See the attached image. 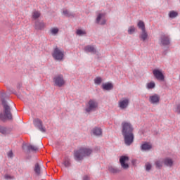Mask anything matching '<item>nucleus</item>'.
Wrapping results in <instances>:
<instances>
[{
    "mask_svg": "<svg viewBox=\"0 0 180 180\" xmlns=\"http://www.w3.org/2000/svg\"><path fill=\"white\" fill-rule=\"evenodd\" d=\"M53 82L54 85L56 86H59V88H61L64 84H65V82H64V77H63V75H59L58 76H56L53 78Z\"/></svg>",
    "mask_w": 180,
    "mask_h": 180,
    "instance_id": "8",
    "label": "nucleus"
},
{
    "mask_svg": "<svg viewBox=\"0 0 180 180\" xmlns=\"http://www.w3.org/2000/svg\"><path fill=\"white\" fill-rule=\"evenodd\" d=\"M146 88L148 89H154V88H155V83L154 82H150L148 83Z\"/></svg>",
    "mask_w": 180,
    "mask_h": 180,
    "instance_id": "30",
    "label": "nucleus"
},
{
    "mask_svg": "<svg viewBox=\"0 0 180 180\" xmlns=\"http://www.w3.org/2000/svg\"><path fill=\"white\" fill-rule=\"evenodd\" d=\"M108 171H110V172H112V174H117L120 172V170L119 169L115 168L113 167H109Z\"/></svg>",
    "mask_w": 180,
    "mask_h": 180,
    "instance_id": "29",
    "label": "nucleus"
},
{
    "mask_svg": "<svg viewBox=\"0 0 180 180\" xmlns=\"http://www.w3.org/2000/svg\"><path fill=\"white\" fill-rule=\"evenodd\" d=\"M84 51H86V53H91V54H97V56H99V52L96 51V49H95L94 46H86L84 47Z\"/></svg>",
    "mask_w": 180,
    "mask_h": 180,
    "instance_id": "14",
    "label": "nucleus"
},
{
    "mask_svg": "<svg viewBox=\"0 0 180 180\" xmlns=\"http://www.w3.org/2000/svg\"><path fill=\"white\" fill-rule=\"evenodd\" d=\"M8 158H13V152L12 150H10L8 153H7Z\"/></svg>",
    "mask_w": 180,
    "mask_h": 180,
    "instance_id": "37",
    "label": "nucleus"
},
{
    "mask_svg": "<svg viewBox=\"0 0 180 180\" xmlns=\"http://www.w3.org/2000/svg\"><path fill=\"white\" fill-rule=\"evenodd\" d=\"M58 32H59V30L57 27H53L51 30V34H57Z\"/></svg>",
    "mask_w": 180,
    "mask_h": 180,
    "instance_id": "36",
    "label": "nucleus"
},
{
    "mask_svg": "<svg viewBox=\"0 0 180 180\" xmlns=\"http://www.w3.org/2000/svg\"><path fill=\"white\" fill-rule=\"evenodd\" d=\"M76 33L77 36H82L84 34H86V32L82 30H77Z\"/></svg>",
    "mask_w": 180,
    "mask_h": 180,
    "instance_id": "35",
    "label": "nucleus"
},
{
    "mask_svg": "<svg viewBox=\"0 0 180 180\" xmlns=\"http://www.w3.org/2000/svg\"><path fill=\"white\" fill-rule=\"evenodd\" d=\"M160 41L161 46H169V44H171V38H169L168 34L162 33L160 34Z\"/></svg>",
    "mask_w": 180,
    "mask_h": 180,
    "instance_id": "6",
    "label": "nucleus"
},
{
    "mask_svg": "<svg viewBox=\"0 0 180 180\" xmlns=\"http://www.w3.org/2000/svg\"><path fill=\"white\" fill-rule=\"evenodd\" d=\"M15 95L18 96V98L19 99H21V101H23V96H22V94H16Z\"/></svg>",
    "mask_w": 180,
    "mask_h": 180,
    "instance_id": "42",
    "label": "nucleus"
},
{
    "mask_svg": "<svg viewBox=\"0 0 180 180\" xmlns=\"http://www.w3.org/2000/svg\"><path fill=\"white\" fill-rule=\"evenodd\" d=\"M163 164L166 167H172L174 165V160L169 158H166L163 160Z\"/></svg>",
    "mask_w": 180,
    "mask_h": 180,
    "instance_id": "21",
    "label": "nucleus"
},
{
    "mask_svg": "<svg viewBox=\"0 0 180 180\" xmlns=\"http://www.w3.org/2000/svg\"><path fill=\"white\" fill-rule=\"evenodd\" d=\"M63 164L65 167V168H70V167H71V160L70 159V158H65V160L63 161Z\"/></svg>",
    "mask_w": 180,
    "mask_h": 180,
    "instance_id": "24",
    "label": "nucleus"
},
{
    "mask_svg": "<svg viewBox=\"0 0 180 180\" xmlns=\"http://www.w3.org/2000/svg\"><path fill=\"white\" fill-rule=\"evenodd\" d=\"M178 12L175 11H171L169 12L168 16L170 19H175L178 16Z\"/></svg>",
    "mask_w": 180,
    "mask_h": 180,
    "instance_id": "26",
    "label": "nucleus"
},
{
    "mask_svg": "<svg viewBox=\"0 0 180 180\" xmlns=\"http://www.w3.org/2000/svg\"><path fill=\"white\" fill-rule=\"evenodd\" d=\"M167 53H168V50H165V51L162 52L163 56H167Z\"/></svg>",
    "mask_w": 180,
    "mask_h": 180,
    "instance_id": "44",
    "label": "nucleus"
},
{
    "mask_svg": "<svg viewBox=\"0 0 180 180\" xmlns=\"http://www.w3.org/2000/svg\"><path fill=\"white\" fill-rule=\"evenodd\" d=\"M153 148V146L149 144L147 142H145L141 146V151H148L149 150H151Z\"/></svg>",
    "mask_w": 180,
    "mask_h": 180,
    "instance_id": "20",
    "label": "nucleus"
},
{
    "mask_svg": "<svg viewBox=\"0 0 180 180\" xmlns=\"http://www.w3.org/2000/svg\"><path fill=\"white\" fill-rule=\"evenodd\" d=\"M34 171L36 175H37L38 176H40V174H41V168L40 167V165L39 163H36L34 165Z\"/></svg>",
    "mask_w": 180,
    "mask_h": 180,
    "instance_id": "22",
    "label": "nucleus"
},
{
    "mask_svg": "<svg viewBox=\"0 0 180 180\" xmlns=\"http://www.w3.org/2000/svg\"><path fill=\"white\" fill-rule=\"evenodd\" d=\"M136 32V27L134 26H131L128 29V34H133Z\"/></svg>",
    "mask_w": 180,
    "mask_h": 180,
    "instance_id": "33",
    "label": "nucleus"
},
{
    "mask_svg": "<svg viewBox=\"0 0 180 180\" xmlns=\"http://www.w3.org/2000/svg\"><path fill=\"white\" fill-rule=\"evenodd\" d=\"M103 16H105L104 13H98L96 19V23H97L98 25H101V26H103V25H106V20L105 19L102 20V18H103Z\"/></svg>",
    "mask_w": 180,
    "mask_h": 180,
    "instance_id": "15",
    "label": "nucleus"
},
{
    "mask_svg": "<svg viewBox=\"0 0 180 180\" xmlns=\"http://www.w3.org/2000/svg\"><path fill=\"white\" fill-rule=\"evenodd\" d=\"M92 133L94 136H102V129L99 127H95L92 129Z\"/></svg>",
    "mask_w": 180,
    "mask_h": 180,
    "instance_id": "23",
    "label": "nucleus"
},
{
    "mask_svg": "<svg viewBox=\"0 0 180 180\" xmlns=\"http://www.w3.org/2000/svg\"><path fill=\"white\" fill-rule=\"evenodd\" d=\"M149 102L152 103V105H158V103H160V96L158 94L150 96Z\"/></svg>",
    "mask_w": 180,
    "mask_h": 180,
    "instance_id": "13",
    "label": "nucleus"
},
{
    "mask_svg": "<svg viewBox=\"0 0 180 180\" xmlns=\"http://www.w3.org/2000/svg\"><path fill=\"white\" fill-rule=\"evenodd\" d=\"M129 158L127 155H122L120 158V163L122 168L124 169H127L129 168V165L126 163V161H129Z\"/></svg>",
    "mask_w": 180,
    "mask_h": 180,
    "instance_id": "11",
    "label": "nucleus"
},
{
    "mask_svg": "<svg viewBox=\"0 0 180 180\" xmlns=\"http://www.w3.org/2000/svg\"><path fill=\"white\" fill-rule=\"evenodd\" d=\"M34 125L42 133H46V128L43 127V121L39 118H34L33 120Z\"/></svg>",
    "mask_w": 180,
    "mask_h": 180,
    "instance_id": "9",
    "label": "nucleus"
},
{
    "mask_svg": "<svg viewBox=\"0 0 180 180\" xmlns=\"http://www.w3.org/2000/svg\"><path fill=\"white\" fill-rule=\"evenodd\" d=\"M83 180H89V177L88 176H84Z\"/></svg>",
    "mask_w": 180,
    "mask_h": 180,
    "instance_id": "45",
    "label": "nucleus"
},
{
    "mask_svg": "<svg viewBox=\"0 0 180 180\" xmlns=\"http://www.w3.org/2000/svg\"><path fill=\"white\" fill-rule=\"evenodd\" d=\"M34 27L36 30H43L46 27V24L43 20H37L35 21Z\"/></svg>",
    "mask_w": 180,
    "mask_h": 180,
    "instance_id": "17",
    "label": "nucleus"
},
{
    "mask_svg": "<svg viewBox=\"0 0 180 180\" xmlns=\"http://www.w3.org/2000/svg\"><path fill=\"white\" fill-rule=\"evenodd\" d=\"M32 18L33 19H39V18H40V13H39L38 11H34L32 13Z\"/></svg>",
    "mask_w": 180,
    "mask_h": 180,
    "instance_id": "34",
    "label": "nucleus"
},
{
    "mask_svg": "<svg viewBox=\"0 0 180 180\" xmlns=\"http://www.w3.org/2000/svg\"><path fill=\"white\" fill-rule=\"evenodd\" d=\"M92 154V149L87 148H82L75 151L74 158L75 161H82L84 157H89Z\"/></svg>",
    "mask_w": 180,
    "mask_h": 180,
    "instance_id": "2",
    "label": "nucleus"
},
{
    "mask_svg": "<svg viewBox=\"0 0 180 180\" xmlns=\"http://www.w3.org/2000/svg\"><path fill=\"white\" fill-rule=\"evenodd\" d=\"M22 149L26 150L27 153H30V151H39V148L25 143H22Z\"/></svg>",
    "mask_w": 180,
    "mask_h": 180,
    "instance_id": "12",
    "label": "nucleus"
},
{
    "mask_svg": "<svg viewBox=\"0 0 180 180\" xmlns=\"http://www.w3.org/2000/svg\"><path fill=\"white\" fill-rule=\"evenodd\" d=\"M63 15H65V16H66L67 18H74V16H75L74 13L70 12V11H68V10H64V11H63Z\"/></svg>",
    "mask_w": 180,
    "mask_h": 180,
    "instance_id": "27",
    "label": "nucleus"
},
{
    "mask_svg": "<svg viewBox=\"0 0 180 180\" xmlns=\"http://www.w3.org/2000/svg\"><path fill=\"white\" fill-rule=\"evenodd\" d=\"M137 26L139 29H141V30H146V24L143 22V20H139Z\"/></svg>",
    "mask_w": 180,
    "mask_h": 180,
    "instance_id": "28",
    "label": "nucleus"
},
{
    "mask_svg": "<svg viewBox=\"0 0 180 180\" xmlns=\"http://www.w3.org/2000/svg\"><path fill=\"white\" fill-rule=\"evenodd\" d=\"M8 95L6 93L0 92V98L3 106V112H0V120L4 123L7 120H12L13 119V116L12 115V108L6 101Z\"/></svg>",
    "mask_w": 180,
    "mask_h": 180,
    "instance_id": "1",
    "label": "nucleus"
},
{
    "mask_svg": "<svg viewBox=\"0 0 180 180\" xmlns=\"http://www.w3.org/2000/svg\"><path fill=\"white\" fill-rule=\"evenodd\" d=\"M52 57L56 61H63L64 60V50L55 47L52 53Z\"/></svg>",
    "mask_w": 180,
    "mask_h": 180,
    "instance_id": "5",
    "label": "nucleus"
},
{
    "mask_svg": "<svg viewBox=\"0 0 180 180\" xmlns=\"http://www.w3.org/2000/svg\"><path fill=\"white\" fill-rule=\"evenodd\" d=\"M0 133L6 136V134H9V133H11V130L5 127L0 126Z\"/></svg>",
    "mask_w": 180,
    "mask_h": 180,
    "instance_id": "25",
    "label": "nucleus"
},
{
    "mask_svg": "<svg viewBox=\"0 0 180 180\" xmlns=\"http://www.w3.org/2000/svg\"><path fill=\"white\" fill-rule=\"evenodd\" d=\"M148 37V33L147 32V30H142L141 32L139 34V39L142 40L143 41H146Z\"/></svg>",
    "mask_w": 180,
    "mask_h": 180,
    "instance_id": "19",
    "label": "nucleus"
},
{
    "mask_svg": "<svg viewBox=\"0 0 180 180\" xmlns=\"http://www.w3.org/2000/svg\"><path fill=\"white\" fill-rule=\"evenodd\" d=\"M8 89L9 92H11V94H14V95H16V91L14 90L13 88L10 87Z\"/></svg>",
    "mask_w": 180,
    "mask_h": 180,
    "instance_id": "39",
    "label": "nucleus"
},
{
    "mask_svg": "<svg viewBox=\"0 0 180 180\" xmlns=\"http://www.w3.org/2000/svg\"><path fill=\"white\" fill-rule=\"evenodd\" d=\"M155 165L158 169H161V168H162V162L160 160L156 161Z\"/></svg>",
    "mask_w": 180,
    "mask_h": 180,
    "instance_id": "32",
    "label": "nucleus"
},
{
    "mask_svg": "<svg viewBox=\"0 0 180 180\" xmlns=\"http://www.w3.org/2000/svg\"><path fill=\"white\" fill-rule=\"evenodd\" d=\"M4 179H12V177L11 175H8V174H5L4 175Z\"/></svg>",
    "mask_w": 180,
    "mask_h": 180,
    "instance_id": "40",
    "label": "nucleus"
},
{
    "mask_svg": "<svg viewBox=\"0 0 180 180\" xmlns=\"http://www.w3.org/2000/svg\"><path fill=\"white\" fill-rule=\"evenodd\" d=\"M94 83L96 85H101L102 84V77H97L94 79Z\"/></svg>",
    "mask_w": 180,
    "mask_h": 180,
    "instance_id": "31",
    "label": "nucleus"
},
{
    "mask_svg": "<svg viewBox=\"0 0 180 180\" xmlns=\"http://www.w3.org/2000/svg\"><path fill=\"white\" fill-rule=\"evenodd\" d=\"M151 164H150V163H146V171H150V169H151Z\"/></svg>",
    "mask_w": 180,
    "mask_h": 180,
    "instance_id": "38",
    "label": "nucleus"
},
{
    "mask_svg": "<svg viewBox=\"0 0 180 180\" xmlns=\"http://www.w3.org/2000/svg\"><path fill=\"white\" fill-rule=\"evenodd\" d=\"M130 103V100L129 98H124L119 101V107L120 109H126L129 104Z\"/></svg>",
    "mask_w": 180,
    "mask_h": 180,
    "instance_id": "16",
    "label": "nucleus"
},
{
    "mask_svg": "<svg viewBox=\"0 0 180 180\" xmlns=\"http://www.w3.org/2000/svg\"><path fill=\"white\" fill-rule=\"evenodd\" d=\"M99 104L94 99H91L87 103V107L85 108L86 113H92V112H96Z\"/></svg>",
    "mask_w": 180,
    "mask_h": 180,
    "instance_id": "4",
    "label": "nucleus"
},
{
    "mask_svg": "<svg viewBox=\"0 0 180 180\" xmlns=\"http://www.w3.org/2000/svg\"><path fill=\"white\" fill-rule=\"evenodd\" d=\"M22 82H20L17 84V89H20V88H22Z\"/></svg>",
    "mask_w": 180,
    "mask_h": 180,
    "instance_id": "43",
    "label": "nucleus"
},
{
    "mask_svg": "<svg viewBox=\"0 0 180 180\" xmlns=\"http://www.w3.org/2000/svg\"><path fill=\"white\" fill-rule=\"evenodd\" d=\"M101 88L103 91H112V89H113V84L110 82L103 83Z\"/></svg>",
    "mask_w": 180,
    "mask_h": 180,
    "instance_id": "18",
    "label": "nucleus"
},
{
    "mask_svg": "<svg viewBox=\"0 0 180 180\" xmlns=\"http://www.w3.org/2000/svg\"><path fill=\"white\" fill-rule=\"evenodd\" d=\"M131 164H132V165H136V160H132Z\"/></svg>",
    "mask_w": 180,
    "mask_h": 180,
    "instance_id": "46",
    "label": "nucleus"
},
{
    "mask_svg": "<svg viewBox=\"0 0 180 180\" xmlns=\"http://www.w3.org/2000/svg\"><path fill=\"white\" fill-rule=\"evenodd\" d=\"M122 136L125 146H131L134 142V134H127Z\"/></svg>",
    "mask_w": 180,
    "mask_h": 180,
    "instance_id": "7",
    "label": "nucleus"
},
{
    "mask_svg": "<svg viewBox=\"0 0 180 180\" xmlns=\"http://www.w3.org/2000/svg\"><path fill=\"white\" fill-rule=\"evenodd\" d=\"M176 112L180 114V104H178L176 108Z\"/></svg>",
    "mask_w": 180,
    "mask_h": 180,
    "instance_id": "41",
    "label": "nucleus"
},
{
    "mask_svg": "<svg viewBox=\"0 0 180 180\" xmlns=\"http://www.w3.org/2000/svg\"><path fill=\"white\" fill-rule=\"evenodd\" d=\"M122 126V134H133V131H134V128L133 127V125L131 123L128 122H122L121 124Z\"/></svg>",
    "mask_w": 180,
    "mask_h": 180,
    "instance_id": "3",
    "label": "nucleus"
},
{
    "mask_svg": "<svg viewBox=\"0 0 180 180\" xmlns=\"http://www.w3.org/2000/svg\"><path fill=\"white\" fill-rule=\"evenodd\" d=\"M153 74L156 79H158V81H165V76H164V73H162V71L161 70L154 69L153 70Z\"/></svg>",
    "mask_w": 180,
    "mask_h": 180,
    "instance_id": "10",
    "label": "nucleus"
}]
</instances>
